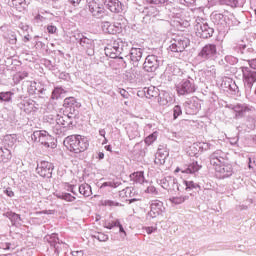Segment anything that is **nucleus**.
I'll return each mask as SVG.
<instances>
[{
	"instance_id": "13d9d810",
	"label": "nucleus",
	"mask_w": 256,
	"mask_h": 256,
	"mask_svg": "<svg viewBox=\"0 0 256 256\" xmlns=\"http://www.w3.org/2000/svg\"><path fill=\"white\" fill-rule=\"evenodd\" d=\"M102 205H104L105 207H113L115 205H119V203L113 202L111 200H104L102 202Z\"/></svg>"
},
{
	"instance_id": "393cba45",
	"label": "nucleus",
	"mask_w": 256,
	"mask_h": 256,
	"mask_svg": "<svg viewBox=\"0 0 256 256\" xmlns=\"http://www.w3.org/2000/svg\"><path fill=\"white\" fill-rule=\"evenodd\" d=\"M64 107L66 109H70V113H71V111H75V109H79V107H81V104L77 102L75 97H68L64 100Z\"/></svg>"
},
{
	"instance_id": "72a5a7b5",
	"label": "nucleus",
	"mask_w": 256,
	"mask_h": 256,
	"mask_svg": "<svg viewBox=\"0 0 256 256\" xmlns=\"http://www.w3.org/2000/svg\"><path fill=\"white\" fill-rule=\"evenodd\" d=\"M4 217H7L8 219H10L12 225H15V223H19V221H21V216L11 211L4 213Z\"/></svg>"
},
{
	"instance_id": "f704fd0d",
	"label": "nucleus",
	"mask_w": 256,
	"mask_h": 256,
	"mask_svg": "<svg viewBox=\"0 0 256 256\" xmlns=\"http://www.w3.org/2000/svg\"><path fill=\"white\" fill-rule=\"evenodd\" d=\"M5 145L8 147H13L17 143V135L15 134H8L4 137Z\"/></svg>"
},
{
	"instance_id": "09e8293b",
	"label": "nucleus",
	"mask_w": 256,
	"mask_h": 256,
	"mask_svg": "<svg viewBox=\"0 0 256 256\" xmlns=\"http://www.w3.org/2000/svg\"><path fill=\"white\" fill-rule=\"evenodd\" d=\"M228 87L230 91H233L234 93H239V86H237V83L233 80L228 81Z\"/></svg>"
},
{
	"instance_id": "bb28decb",
	"label": "nucleus",
	"mask_w": 256,
	"mask_h": 256,
	"mask_svg": "<svg viewBox=\"0 0 256 256\" xmlns=\"http://www.w3.org/2000/svg\"><path fill=\"white\" fill-rule=\"evenodd\" d=\"M12 157L13 155L11 154V150L0 147V162L9 163Z\"/></svg>"
},
{
	"instance_id": "cd10ccee",
	"label": "nucleus",
	"mask_w": 256,
	"mask_h": 256,
	"mask_svg": "<svg viewBox=\"0 0 256 256\" xmlns=\"http://www.w3.org/2000/svg\"><path fill=\"white\" fill-rule=\"evenodd\" d=\"M79 193H80V195H83L84 197H91L93 195L91 186L87 183H84L79 186Z\"/></svg>"
},
{
	"instance_id": "4be33fe9",
	"label": "nucleus",
	"mask_w": 256,
	"mask_h": 256,
	"mask_svg": "<svg viewBox=\"0 0 256 256\" xmlns=\"http://www.w3.org/2000/svg\"><path fill=\"white\" fill-rule=\"evenodd\" d=\"M159 184L163 189H167L168 191L171 189H177L179 191V185L177 184V180L173 177H167V178H162L159 181Z\"/></svg>"
},
{
	"instance_id": "a211bd4d",
	"label": "nucleus",
	"mask_w": 256,
	"mask_h": 256,
	"mask_svg": "<svg viewBox=\"0 0 256 256\" xmlns=\"http://www.w3.org/2000/svg\"><path fill=\"white\" fill-rule=\"evenodd\" d=\"M230 109H232V111H234L235 113V118L236 119H241L243 117H245V115H247V113H249L251 111V107H249V105L243 103H238L236 105H231Z\"/></svg>"
},
{
	"instance_id": "7c9ffc66",
	"label": "nucleus",
	"mask_w": 256,
	"mask_h": 256,
	"mask_svg": "<svg viewBox=\"0 0 256 256\" xmlns=\"http://www.w3.org/2000/svg\"><path fill=\"white\" fill-rule=\"evenodd\" d=\"M201 169V165L198 162H192L188 167L182 170V173H190L194 174L197 173Z\"/></svg>"
},
{
	"instance_id": "ea45409f",
	"label": "nucleus",
	"mask_w": 256,
	"mask_h": 256,
	"mask_svg": "<svg viewBox=\"0 0 256 256\" xmlns=\"http://www.w3.org/2000/svg\"><path fill=\"white\" fill-rule=\"evenodd\" d=\"M189 199V196H176V197H171L170 201L174 205H181V203H185Z\"/></svg>"
},
{
	"instance_id": "8fccbe9b",
	"label": "nucleus",
	"mask_w": 256,
	"mask_h": 256,
	"mask_svg": "<svg viewBox=\"0 0 256 256\" xmlns=\"http://www.w3.org/2000/svg\"><path fill=\"white\" fill-rule=\"evenodd\" d=\"M206 75H208V77H216L217 69L215 68L214 65H212L206 69Z\"/></svg>"
},
{
	"instance_id": "49530a36",
	"label": "nucleus",
	"mask_w": 256,
	"mask_h": 256,
	"mask_svg": "<svg viewBox=\"0 0 256 256\" xmlns=\"http://www.w3.org/2000/svg\"><path fill=\"white\" fill-rule=\"evenodd\" d=\"M92 237H94V239H97L98 241H100L102 243L109 241V235H107L105 233H101V232L95 233Z\"/></svg>"
},
{
	"instance_id": "423d86ee",
	"label": "nucleus",
	"mask_w": 256,
	"mask_h": 256,
	"mask_svg": "<svg viewBox=\"0 0 256 256\" xmlns=\"http://www.w3.org/2000/svg\"><path fill=\"white\" fill-rule=\"evenodd\" d=\"M32 141H35V143H41V145H44V147H51V149H54L55 143H53V137L47 133L45 130H38L35 131L31 136Z\"/></svg>"
},
{
	"instance_id": "a18cd8bd",
	"label": "nucleus",
	"mask_w": 256,
	"mask_h": 256,
	"mask_svg": "<svg viewBox=\"0 0 256 256\" xmlns=\"http://www.w3.org/2000/svg\"><path fill=\"white\" fill-rule=\"evenodd\" d=\"M212 19L217 25H223V23H225V15L221 13L213 14Z\"/></svg>"
},
{
	"instance_id": "37998d69",
	"label": "nucleus",
	"mask_w": 256,
	"mask_h": 256,
	"mask_svg": "<svg viewBox=\"0 0 256 256\" xmlns=\"http://www.w3.org/2000/svg\"><path fill=\"white\" fill-rule=\"evenodd\" d=\"M144 13H146V15L149 17H156V15L159 14V10L155 6H149L145 8Z\"/></svg>"
},
{
	"instance_id": "9b49d317",
	"label": "nucleus",
	"mask_w": 256,
	"mask_h": 256,
	"mask_svg": "<svg viewBox=\"0 0 256 256\" xmlns=\"http://www.w3.org/2000/svg\"><path fill=\"white\" fill-rule=\"evenodd\" d=\"M88 10L91 13L92 17H96V19H101V17H105V7L103 4L90 0L88 2Z\"/></svg>"
},
{
	"instance_id": "c756f323",
	"label": "nucleus",
	"mask_w": 256,
	"mask_h": 256,
	"mask_svg": "<svg viewBox=\"0 0 256 256\" xmlns=\"http://www.w3.org/2000/svg\"><path fill=\"white\" fill-rule=\"evenodd\" d=\"M144 95L147 99H151V97H157V95H159V90L155 88V86H150L144 88Z\"/></svg>"
},
{
	"instance_id": "774afa93",
	"label": "nucleus",
	"mask_w": 256,
	"mask_h": 256,
	"mask_svg": "<svg viewBox=\"0 0 256 256\" xmlns=\"http://www.w3.org/2000/svg\"><path fill=\"white\" fill-rule=\"evenodd\" d=\"M250 69H256V59L249 61Z\"/></svg>"
},
{
	"instance_id": "c85d7f7f",
	"label": "nucleus",
	"mask_w": 256,
	"mask_h": 256,
	"mask_svg": "<svg viewBox=\"0 0 256 256\" xmlns=\"http://www.w3.org/2000/svg\"><path fill=\"white\" fill-rule=\"evenodd\" d=\"M130 179L134 183H140V184L145 183V175L142 171L134 172L133 174L130 175Z\"/></svg>"
},
{
	"instance_id": "aec40b11",
	"label": "nucleus",
	"mask_w": 256,
	"mask_h": 256,
	"mask_svg": "<svg viewBox=\"0 0 256 256\" xmlns=\"http://www.w3.org/2000/svg\"><path fill=\"white\" fill-rule=\"evenodd\" d=\"M104 5L111 13H121L123 11V3L119 0H104Z\"/></svg>"
},
{
	"instance_id": "2eb2a0df",
	"label": "nucleus",
	"mask_w": 256,
	"mask_h": 256,
	"mask_svg": "<svg viewBox=\"0 0 256 256\" xmlns=\"http://www.w3.org/2000/svg\"><path fill=\"white\" fill-rule=\"evenodd\" d=\"M36 171L40 177L50 179L51 175H53V164L47 161H42L38 164Z\"/></svg>"
},
{
	"instance_id": "e433bc0d",
	"label": "nucleus",
	"mask_w": 256,
	"mask_h": 256,
	"mask_svg": "<svg viewBox=\"0 0 256 256\" xmlns=\"http://www.w3.org/2000/svg\"><path fill=\"white\" fill-rule=\"evenodd\" d=\"M13 92L7 91V92H0V101H3L5 103H10L13 99Z\"/></svg>"
},
{
	"instance_id": "4468645a",
	"label": "nucleus",
	"mask_w": 256,
	"mask_h": 256,
	"mask_svg": "<svg viewBox=\"0 0 256 256\" xmlns=\"http://www.w3.org/2000/svg\"><path fill=\"white\" fill-rule=\"evenodd\" d=\"M143 69L147 73H155L159 69V58L155 55L147 56L143 64Z\"/></svg>"
},
{
	"instance_id": "5701e85b",
	"label": "nucleus",
	"mask_w": 256,
	"mask_h": 256,
	"mask_svg": "<svg viewBox=\"0 0 256 256\" xmlns=\"http://www.w3.org/2000/svg\"><path fill=\"white\" fill-rule=\"evenodd\" d=\"M130 63H132V65H138L139 61H141V59H143V49L141 48H132L130 50Z\"/></svg>"
},
{
	"instance_id": "412c9836",
	"label": "nucleus",
	"mask_w": 256,
	"mask_h": 256,
	"mask_svg": "<svg viewBox=\"0 0 256 256\" xmlns=\"http://www.w3.org/2000/svg\"><path fill=\"white\" fill-rule=\"evenodd\" d=\"M46 241L51 245V247H54L55 252L59 254V251H61V246L65 247V243L59 241V237L56 233H53L51 235H48L45 237Z\"/></svg>"
},
{
	"instance_id": "0eeeda50",
	"label": "nucleus",
	"mask_w": 256,
	"mask_h": 256,
	"mask_svg": "<svg viewBox=\"0 0 256 256\" xmlns=\"http://www.w3.org/2000/svg\"><path fill=\"white\" fill-rule=\"evenodd\" d=\"M176 91L178 95H191V93H195V91H197L195 81L193 78H185L181 80L176 84Z\"/></svg>"
},
{
	"instance_id": "79ce46f5",
	"label": "nucleus",
	"mask_w": 256,
	"mask_h": 256,
	"mask_svg": "<svg viewBox=\"0 0 256 256\" xmlns=\"http://www.w3.org/2000/svg\"><path fill=\"white\" fill-rule=\"evenodd\" d=\"M222 3L229 7H241V5H243V0H222Z\"/></svg>"
},
{
	"instance_id": "2f4dec72",
	"label": "nucleus",
	"mask_w": 256,
	"mask_h": 256,
	"mask_svg": "<svg viewBox=\"0 0 256 256\" xmlns=\"http://www.w3.org/2000/svg\"><path fill=\"white\" fill-rule=\"evenodd\" d=\"M172 98L169 96V93H162L158 96V103L159 105L165 106L171 103Z\"/></svg>"
},
{
	"instance_id": "4d7b16f0",
	"label": "nucleus",
	"mask_w": 256,
	"mask_h": 256,
	"mask_svg": "<svg viewBox=\"0 0 256 256\" xmlns=\"http://www.w3.org/2000/svg\"><path fill=\"white\" fill-rule=\"evenodd\" d=\"M117 225H119V220L105 223L104 227H106V229H113V227H117Z\"/></svg>"
},
{
	"instance_id": "b1692460",
	"label": "nucleus",
	"mask_w": 256,
	"mask_h": 256,
	"mask_svg": "<svg viewBox=\"0 0 256 256\" xmlns=\"http://www.w3.org/2000/svg\"><path fill=\"white\" fill-rule=\"evenodd\" d=\"M18 107L24 113H32V111H35V102L31 99H24L18 103Z\"/></svg>"
},
{
	"instance_id": "a878e982",
	"label": "nucleus",
	"mask_w": 256,
	"mask_h": 256,
	"mask_svg": "<svg viewBox=\"0 0 256 256\" xmlns=\"http://www.w3.org/2000/svg\"><path fill=\"white\" fill-rule=\"evenodd\" d=\"M10 7H13L16 9V11H19L20 13L22 11H25L27 7V2L25 0H9Z\"/></svg>"
},
{
	"instance_id": "7ed1b4c3",
	"label": "nucleus",
	"mask_w": 256,
	"mask_h": 256,
	"mask_svg": "<svg viewBox=\"0 0 256 256\" xmlns=\"http://www.w3.org/2000/svg\"><path fill=\"white\" fill-rule=\"evenodd\" d=\"M73 38L79 43L82 51H85L90 57L95 54V42L79 32H75Z\"/></svg>"
},
{
	"instance_id": "ddd939ff",
	"label": "nucleus",
	"mask_w": 256,
	"mask_h": 256,
	"mask_svg": "<svg viewBox=\"0 0 256 256\" xmlns=\"http://www.w3.org/2000/svg\"><path fill=\"white\" fill-rule=\"evenodd\" d=\"M227 161H229L227 153L222 150H216L210 155V165H213L214 168L219 167V165H225Z\"/></svg>"
},
{
	"instance_id": "4c0bfd02",
	"label": "nucleus",
	"mask_w": 256,
	"mask_h": 256,
	"mask_svg": "<svg viewBox=\"0 0 256 256\" xmlns=\"http://www.w3.org/2000/svg\"><path fill=\"white\" fill-rule=\"evenodd\" d=\"M4 38L10 45H15V43H17V35L13 31H8Z\"/></svg>"
},
{
	"instance_id": "c9c22d12",
	"label": "nucleus",
	"mask_w": 256,
	"mask_h": 256,
	"mask_svg": "<svg viewBox=\"0 0 256 256\" xmlns=\"http://www.w3.org/2000/svg\"><path fill=\"white\" fill-rule=\"evenodd\" d=\"M26 77H29V73L27 71L17 72L13 76L14 83H21L23 79H26Z\"/></svg>"
},
{
	"instance_id": "e2e57ef3",
	"label": "nucleus",
	"mask_w": 256,
	"mask_h": 256,
	"mask_svg": "<svg viewBox=\"0 0 256 256\" xmlns=\"http://www.w3.org/2000/svg\"><path fill=\"white\" fill-rule=\"evenodd\" d=\"M6 195L8 197H15V192H13V190H11V188H7L5 191Z\"/></svg>"
},
{
	"instance_id": "1a4fd4ad",
	"label": "nucleus",
	"mask_w": 256,
	"mask_h": 256,
	"mask_svg": "<svg viewBox=\"0 0 256 256\" xmlns=\"http://www.w3.org/2000/svg\"><path fill=\"white\" fill-rule=\"evenodd\" d=\"M189 38L181 36L172 40L170 45V50L173 53H183L187 47H189Z\"/></svg>"
},
{
	"instance_id": "6e6552de",
	"label": "nucleus",
	"mask_w": 256,
	"mask_h": 256,
	"mask_svg": "<svg viewBox=\"0 0 256 256\" xmlns=\"http://www.w3.org/2000/svg\"><path fill=\"white\" fill-rule=\"evenodd\" d=\"M46 121L50 123L51 125H55L57 123L58 125H62V127H71L73 125V121L71 120V116L69 115H59V114H49L46 116Z\"/></svg>"
},
{
	"instance_id": "6e6d98bb",
	"label": "nucleus",
	"mask_w": 256,
	"mask_h": 256,
	"mask_svg": "<svg viewBox=\"0 0 256 256\" xmlns=\"http://www.w3.org/2000/svg\"><path fill=\"white\" fill-rule=\"evenodd\" d=\"M246 47H247V46H246L245 44L241 43V44L237 45L236 47H234V49H235L236 51H240V53H241L242 55H245V53H247V51H245Z\"/></svg>"
},
{
	"instance_id": "dca6fc26",
	"label": "nucleus",
	"mask_w": 256,
	"mask_h": 256,
	"mask_svg": "<svg viewBox=\"0 0 256 256\" xmlns=\"http://www.w3.org/2000/svg\"><path fill=\"white\" fill-rule=\"evenodd\" d=\"M123 26L119 22H102V31L104 33H108L109 35H117V33H121V29Z\"/></svg>"
},
{
	"instance_id": "f3484780",
	"label": "nucleus",
	"mask_w": 256,
	"mask_h": 256,
	"mask_svg": "<svg viewBox=\"0 0 256 256\" xmlns=\"http://www.w3.org/2000/svg\"><path fill=\"white\" fill-rule=\"evenodd\" d=\"M214 169L219 179H225L233 175V167H231V165L228 164L227 162L224 164H220L219 166H216Z\"/></svg>"
},
{
	"instance_id": "20e7f679",
	"label": "nucleus",
	"mask_w": 256,
	"mask_h": 256,
	"mask_svg": "<svg viewBox=\"0 0 256 256\" xmlns=\"http://www.w3.org/2000/svg\"><path fill=\"white\" fill-rule=\"evenodd\" d=\"M240 69L243 75L246 95H250L251 89H253V85H255L256 83V71L251 69L250 67L245 66H242Z\"/></svg>"
},
{
	"instance_id": "864d4df0",
	"label": "nucleus",
	"mask_w": 256,
	"mask_h": 256,
	"mask_svg": "<svg viewBox=\"0 0 256 256\" xmlns=\"http://www.w3.org/2000/svg\"><path fill=\"white\" fill-rule=\"evenodd\" d=\"M145 193H149L150 195H159V191H157V188L153 185L148 186L145 189Z\"/></svg>"
},
{
	"instance_id": "f257e3e1",
	"label": "nucleus",
	"mask_w": 256,
	"mask_h": 256,
	"mask_svg": "<svg viewBox=\"0 0 256 256\" xmlns=\"http://www.w3.org/2000/svg\"><path fill=\"white\" fill-rule=\"evenodd\" d=\"M64 146L70 153H83L89 149V140L85 136L70 135L64 139Z\"/></svg>"
},
{
	"instance_id": "5fc2aeb1",
	"label": "nucleus",
	"mask_w": 256,
	"mask_h": 256,
	"mask_svg": "<svg viewBox=\"0 0 256 256\" xmlns=\"http://www.w3.org/2000/svg\"><path fill=\"white\" fill-rule=\"evenodd\" d=\"M149 5H157L160 7L161 5H165L167 3V0H146Z\"/></svg>"
},
{
	"instance_id": "de8ad7c7",
	"label": "nucleus",
	"mask_w": 256,
	"mask_h": 256,
	"mask_svg": "<svg viewBox=\"0 0 256 256\" xmlns=\"http://www.w3.org/2000/svg\"><path fill=\"white\" fill-rule=\"evenodd\" d=\"M183 184L185 185V190L190 191V189H197L199 185L195 184L193 181H183Z\"/></svg>"
},
{
	"instance_id": "473e14b6",
	"label": "nucleus",
	"mask_w": 256,
	"mask_h": 256,
	"mask_svg": "<svg viewBox=\"0 0 256 256\" xmlns=\"http://www.w3.org/2000/svg\"><path fill=\"white\" fill-rule=\"evenodd\" d=\"M165 159H167V155H165L162 150H158L154 159V163L156 165H165Z\"/></svg>"
},
{
	"instance_id": "c03bdc74",
	"label": "nucleus",
	"mask_w": 256,
	"mask_h": 256,
	"mask_svg": "<svg viewBox=\"0 0 256 256\" xmlns=\"http://www.w3.org/2000/svg\"><path fill=\"white\" fill-rule=\"evenodd\" d=\"M53 131L56 135H65L67 128L66 126H62L61 124L55 123V126L53 127Z\"/></svg>"
},
{
	"instance_id": "f03ea898",
	"label": "nucleus",
	"mask_w": 256,
	"mask_h": 256,
	"mask_svg": "<svg viewBox=\"0 0 256 256\" xmlns=\"http://www.w3.org/2000/svg\"><path fill=\"white\" fill-rule=\"evenodd\" d=\"M127 49V44L123 42L121 39H116L112 43L108 44L104 51L106 57H110L111 59H117V57H121L123 52Z\"/></svg>"
},
{
	"instance_id": "bf43d9fd",
	"label": "nucleus",
	"mask_w": 256,
	"mask_h": 256,
	"mask_svg": "<svg viewBox=\"0 0 256 256\" xmlns=\"http://www.w3.org/2000/svg\"><path fill=\"white\" fill-rule=\"evenodd\" d=\"M118 93H120L121 97L124 99H129V92H127V90L119 88Z\"/></svg>"
},
{
	"instance_id": "0e129e2a",
	"label": "nucleus",
	"mask_w": 256,
	"mask_h": 256,
	"mask_svg": "<svg viewBox=\"0 0 256 256\" xmlns=\"http://www.w3.org/2000/svg\"><path fill=\"white\" fill-rule=\"evenodd\" d=\"M237 143H239V136L230 138V144L231 145H237Z\"/></svg>"
},
{
	"instance_id": "6ab92c4d",
	"label": "nucleus",
	"mask_w": 256,
	"mask_h": 256,
	"mask_svg": "<svg viewBox=\"0 0 256 256\" xmlns=\"http://www.w3.org/2000/svg\"><path fill=\"white\" fill-rule=\"evenodd\" d=\"M185 112L187 115H196L201 109V103L198 99L190 100L184 104Z\"/></svg>"
},
{
	"instance_id": "58836bf2",
	"label": "nucleus",
	"mask_w": 256,
	"mask_h": 256,
	"mask_svg": "<svg viewBox=\"0 0 256 256\" xmlns=\"http://www.w3.org/2000/svg\"><path fill=\"white\" fill-rule=\"evenodd\" d=\"M157 137H159V132L155 131L152 134H150L149 136H147L144 141H145L146 145H153V143H155V141H157Z\"/></svg>"
},
{
	"instance_id": "f8f14e48",
	"label": "nucleus",
	"mask_w": 256,
	"mask_h": 256,
	"mask_svg": "<svg viewBox=\"0 0 256 256\" xmlns=\"http://www.w3.org/2000/svg\"><path fill=\"white\" fill-rule=\"evenodd\" d=\"M164 211L165 206L163 205V202L159 200H152L150 202V211L147 213V217L155 219L156 217H159V215H162Z\"/></svg>"
},
{
	"instance_id": "603ef678",
	"label": "nucleus",
	"mask_w": 256,
	"mask_h": 256,
	"mask_svg": "<svg viewBox=\"0 0 256 256\" xmlns=\"http://www.w3.org/2000/svg\"><path fill=\"white\" fill-rule=\"evenodd\" d=\"M103 187H111L112 189H115V188L119 187V183L114 182V181L104 182L101 185V189H103Z\"/></svg>"
},
{
	"instance_id": "052dcab7",
	"label": "nucleus",
	"mask_w": 256,
	"mask_h": 256,
	"mask_svg": "<svg viewBox=\"0 0 256 256\" xmlns=\"http://www.w3.org/2000/svg\"><path fill=\"white\" fill-rule=\"evenodd\" d=\"M54 92L56 93V99H59L63 93H65V90L61 87H57Z\"/></svg>"
},
{
	"instance_id": "39448f33",
	"label": "nucleus",
	"mask_w": 256,
	"mask_h": 256,
	"mask_svg": "<svg viewBox=\"0 0 256 256\" xmlns=\"http://www.w3.org/2000/svg\"><path fill=\"white\" fill-rule=\"evenodd\" d=\"M195 31L197 37H200L201 39H209V37H213L214 33L213 28L210 27L203 18L196 19Z\"/></svg>"
},
{
	"instance_id": "9d476101",
	"label": "nucleus",
	"mask_w": 256,
	"mask_h": 256,
	"mask_svg": "<svg viewBox=\"0 0 256 256\" xmlns=\"http://www.w3.org/2000/svg\"><path fill=\"white\" fill-rule=\"evenodd\" d=\"M203 61L213 60L217 57V46L215 44H206L198 54Z\"/></svg>"
},
{
	"instance_id": "338daca9",
	"label": "nucleus",
	"mask_w": 256,
	"mask_h": 256,
	"mask_svg": "<svg viewBox=\"0 0 256 256\" xmlns=\"http://www.w3.org/2000/svg\"><path fill=\"white\" fill-rule=\"evenodd\" d=\"M69 3H71V5H73L74 7H77V5H79V3H81V0H68Z\"/></svg>"
},
{
	"instance_id": "680f3d73",
	"label": "nucleus",
	"mask_w": 256,
	"mask_h": 256,
	"mask_svg": "<svg viewBox=\"0 0 256 256\" xmlns=\"http://www.w3.org/2000/svg\"><path fill=\"white\" fill-rule=\"evenodd\" d=\"M47 31H48V33H52V34L57 33V26L48 25Z\"/></svg>"
},
{
	"instance_id": "3c124183",
	"label": "nucleus",
	"mask_w": 256,
	"mask_h": 256,
	"mask_svg": "<svg viewBox=\"0 0 256 256\" xmlns=\"http://www.w3.org/2000/svg\"><path fill=\"white\" fill-rule=\"evenodd\" d=\"M180 115H183V110L181 109V106L176 105L173 108V117L174 119H177Z\"/></svg>"
},
{
	"instance_id": "69168bd1",
	"label": "nucleus",
	"mask_w": 256,
	"mask_h": 256,
	"mask_svg": "<svg viewBox=\"0 0 256 256\" xmlns=\"http://www.w3.org/2000/svg\"><path fill=\"white\" fill-rule=\"evenodd\" d=\"M72 255H73V256H84L85 253L83 252V250L72 251Z\"/></svg>"
},
{
	"instance_id": "a19ab883",
	"label": "nucleus",
	"mask_w": 256,
	"mask_h": 256,
	"mask_svg": "<svg viewBox=\"0 0 256 256\" xmlns=\"http://www.w3.org/2000/svg\"><path fill=\"white\" fill-rule=\"evenodd\" d=\"M58 199H63L64 201H68L69 203H73L75 201V196L69 194V193H59L56 195Z\"/></svg>"
}]
</instances>
